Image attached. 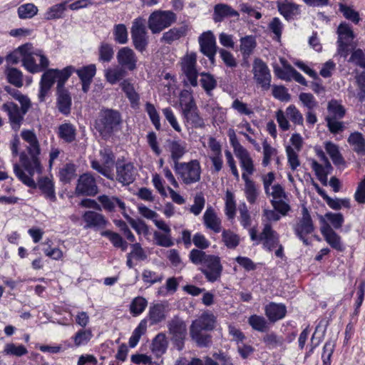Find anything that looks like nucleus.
Segmentation results:
<instances>
[{
	"instance_id": "nucleus-18",
	"label": "nucleus",
	"mask_w": 365,
	"mask_h": 365,
	"mask_svg": "<svg viewBox=\"0 0 365 365\" xmlns=\"http://www.w3.org/2000/svg\"><path fill=\"white\" fill-rule=\"evenodd\" d=\"M131 36L136 49L143 51L146 46L145 28L142 19H135L131 29Z\"/></svg>"
},
{
	"instance_id": "nucleus-48",
	"label": "nucleus",
	"mask_w": 365,
	"mask_h": 365,
	"mask_svg": "<svg viewBox=\"0 0 365 365\" xmlns=\"http://www.w3.org/2000/svg\"><path fill=\"white\" fill-rule=\"evenodd\" d=\"M248 323L253 329L261 332L266 331L269 328L267 320L263 317L256 314L249 317Z\"/></svg>"
},
{
	"instance_id": "nucleus-28",
	"label": "nucleus",
	"mask_w": 365,
	"mask_h": 365,
	"mask_svg": "<svg viewBox=\"0 0 365 365\" xmlns=\"http://www.w3.org/2000/svg\"><path fill=\"white\" fill-rule=\"evenodd\" d=\"M71 97L69 92L63 86L57 90L58 109L61 113L68 115L71 112Z\"/></svg>"
},
{
	"instance_id": "nucleus-36",
	"label": "nucleus",
	"mask_w": 365,
	"mask_h": 365,
	"mask_svg": "<svg viewBox=\"0 0 365 365\" xmlns=\"http://www.w3.org/2000/svg\"><path fill=\"white\" fill-rule=\"evenodd\" d=\"M348 143L357 154L365 155V139L361 133H351L348 138Z\"/></svg>"
},
{
	"instance_id": "nucleus-25",
	"label": "nucleus",
	"mask_w": 365,
	"mask_h": 365,
	"mask_svg": "<svg viewBox=\"0 0 365 365\" xmlns=\"http://www.w3.org/2000/svg\"><path fill=\"white\" fill-rule=\"evenodd\" d=\"M82 217L86 222V228H103L108 223V221L102 214L94 211L85 212Z\"/></svg>"
},
{
	"instance_id": "nucleus-46",
	"label": "nucleus",
	"mask_w": 365,
	"mask_h": 365,
	"mask_svg": "<svg viewBox=\"0 0 365 365\" xmlns=\"http://www.w3.org/2000/svg\"><path fill=\"white\" fill-rule=\"evenodd\" d=\"M113 46L107 43H102L98 48V61L101 63H109L113 58Z\"/></svg>"
},
{
	"instance_id": "nucleus-51",
	"label": "nucleus",
	"mask_w": 365,
	"mask_h": 365,
	"mask_svg": "<svg viewBox=\"0 0 365 365\" xmlns=\"http://www.w3.org/2000/svg\"><path fill=\"white\" fill-rule=\"evenodd\" d=\"M146 329V320H141L138 327L133 330L129 339L128 343L131 348L136 346L141 336L145 334Z\"/></svg>"
},
{
	"instance_id": "nucleus-62",
	"label": "nucleus",
	"mask_w": 365,
	"mask_h": 365,
	"mask_svg": "<svg viewBox=\"0 0 365 365\" xmlns=\"http://www.w3.org/2000/svg\"><path fill=\"white\" fill-rule=\"evenodd\" d=\"M262 341L269 348H274L281 346L283 343L282 337L277 336L274 332L266 334L263 336Z\"/></svg>"
},
{
	"instance_id": "nucleus-3",
	"label": "nucleus",
	"mask_w": 365,
	"mask_h": 365,
	"mask_svg": "<svg viewBox=\"0 0 365 365\" xmlns=\"http://www.w3.org/2000/svg\"><path fill=\"white\" fill-rule=\"evenodd\" d=\"M120 123V116L118 112L106 109L101 110L98 118L96 120L95 127L101 135L106 138L109 136L115 127Z\"/></svg>"
},
{
	"instance_id": "nucleus-45",
	"label": "nucleus",
	"mask_w": 365,
	"mask_h": 365,
	"mask_svg": "<svg viewBox=\"0 0 365 365\" xmlns=\"http://www.w3.org/2000/svg\"><path fill=\"white\" fill-rule=\"evenodd\" d=\"M147 305L148 302L144 297H135L130 304V313L133 317H137L144 312Z\"/></svg>"
},
{
	"instance_id": "nucleus-15",
	"label": "nucleus",
	"mask_w": 365,
	"mask_h": 365,
	"mask_svg": "<svg viewBox=\"0 0 365 365\" xmlns=\"http://www.w3.org/2000/svg\"><path fill=\"white\" fill-rule=\"evenodd\" d=\"M2 110L7 113L11 128L15 130H18L21 127L26 113H23V111L19 109V106L13 102L4 103Z\"/></svg>"
},
{
	"instance_id": "nucleus-27",
	"label": "nucleus",
	"mask_w": 365,
	"mask_h": 365,
	"mask_svg": "<svg viewBox=\"0 0 365 365\" xmlns=\"http://www.w3.org/2000/svg\"><path fill=\"white\" fill-rule=\"evenodd\" d=\"M35 185L34 188L38 187L46 199L52 202L56 200L55 187L52 179L43 177L38 180L37 184L35 182Z\"/></svg>"
},
{
	"instance_id": "nucleus-24",
	"label": "nucleus",
	"mask_w": 365,
	"mask_h": 365,
	"mask_svg": "<svg viewBox=\"0 0 365 365\" xmlns=\"http://www.w3.org/2000/svg\"><path fill=\"white\" fill-rule=\"evenodd\" d=\"M78 76L82 83V90L87 93L90 88L93 78L96 73V66L95 64H89L76 71Z\"/></svg>"
},
{
	"instance_id": "nucleus-55",
	"label": "nucleus",
	"mask_w": 365,
	"mask_h": 365,
	"mask_svg": "<svg viewBox=\"0 0 365 365\" xmlns=\"http://www.w3.org/2000/svg\"><path fill=\"white\" fill-rule=\"evenodd\" d=\"M122 89L125 93L126 96L129 98L133 107L135 106L138 103L139 96L135 91L133 85L126 81H124L121 83Z\"/></svg>"
},
{
	"instance_id": "nucleus-5",
	"label": "nucleus",
	"mask_w": 365,
	"mask_h": 365,
	"mask_svg": "<svg viewBox=\"0 0 365 365\" xmlns=\"http://www.w3.org/2000/svg\"><path fill=\"white\" fill-rule=\"evenodd\" d=\"M100 161L93 160L91 161V167L108 179L113 180V172L115 156L110 148L105 147L100 150Z\"/></svg>"
},
{
	"instance_id": "nucleus-37",
	"label": "nucleus",
	"mask_w": 365,
	"mask_h": 365,
	"mask_svg": "<svg viewBox=\"0 0 365 365\" xmlns=\"http://www.w3.org/2000/svg\"><path fill=\"white\" fill-rule=\"evenodd\" d=\"M242 178L245 182V192L246 195L247 200L250 203L252 204L255 202L258 196V192L255 183L254 181H252L248 178L247 174L246 173H242Z\"/></svg>"
},
{
	"instance_id": "nucleus-38",
	"label": "nucleus",
	"mask_w": 365,
	"mask_h": 365,
	"mask_svg": "<svg viewBox=\"0 0 365 365\" xmlns=\"http://www.w3.org/2000/svg\"><path fill=\"white\" fill-rule=\"evenodd\" d=\"M277 6L280 14L287 19L299 13V6L291 1H278Z\"/></svg>"
},
{
	"instance_id": "nucleus-43",
	"label": "nucleus",
	"mask_w": 365,
	"mask_h": 365,
	"mask_svg": "<svg viewBox=\"0 0 365 365\" xmlns=\"http://www.w3.org/2000/svg\"><path fill=\"white\" fill-rule=\"evenodd\" d=\"M28 353L27 349L22 344L8 343L5 344L3 354L6 356L21 357Z\"/></svg>"
},
{
	"instance_id": "nucleus-35",
	"label": "nucleus",
	"mask_w": 365,
	"mask_h": 365,
	"mask_svg": "<svg viewBox=\"0 0 365 365\" xmlns=\"http://www.w3.org/2000/svg\"><path fill=\"white\" fill-rule=\"evenodd\" d=\"M6 90L15 100L19 101L21 105V108L19 109L23 111V113L26 114L31 107V102L29 98L16 89L6 87Z\"/></svg>"
},
{
	"instance_id": "nucleus-53",
	"label": "nucleus",
	"mask_w": 365,
	"mask_h": 365,
	"mask_svg": "<svg viewBox=\"0 0 365 365\" xmlns=\"http://www.w3.org/2000/svg\"><path fill=\"white\" fill-rule=\"evenodd\" d=\"M76 175V167L73 164L67 163L59 171L60 180L67 183Z\"/></svg>"
},
{
	"instance_id": "nucleus-23",
	"label": "nucleus",
	"mask_w": 365,
	"mask_h": 365,
	"mask_svg": "<svg viewBox=\"0 0 365 365\" xmlns=\"http://www.w3.org/2000/svg\"><path fill=\"white\" fill-rule=\"evenodd\" d=\"M116 179L123 185L132 183L135 177L134 167L131 163L118 165L116 167Z\"/></svg>"
},
{
	"instance_id": "nucleus-10",
	"label": "nucleus",
	"mask_w": 365,
	"mask_h": 365,
	"mask_svg": "<svg viewBox=\"0 0 365 365\" xmlns=\"http://www.w3.org/2000/svg\"><path fill=\"white\" fill-rule=\"evenodd\" d=\"M168 329L172 340L178 350H181L184 346V339L187 334V329L185 322L180 318L175 317L169 322Z\"/></svg>"
},
{
	"instance_id": "nucleus-50",
	"label": "nucleus",
	"mask_w": 365,
	"mask_h": 365,
	"mask_svg": "<svg viewBox=\"0 0 365 365\" xmlns=\"http://www.w3.org/2000/svg\"><path fill=\"white\" fill-rule=\"evenodd\" d=\"M240 42V51L243 56L245 57L250 56L257 45L255 38L252 36H247L242 38Z\"/></svg>"
},
{
	"instance_id": "nucleus-14",
	"label": "nucleus",
	"mask_w": 365,
	"mask_h": 365,
	"mask_svg": "<svg viewBox=\"0 0 365 365\" xmlns=\"http://www.w3.org/2000/svg\"><path fill=\"white\" fill-rule=\"evenodd\" d=\"M28 51H29V58L31 63L33 66L36 67L34 71H28L31 73H40L48 68L49 66V60L44 55L43 52L36 48H34L32 44L29 43Z\"/></svg>"
},
{
	"instance_id": "nucleus-54",
	"label": "nucleus",
	"mask_w": 365,
	"mask_h": 365,
	"mask_svg": "<svg viewBox=\"0 0 365 365\" xmlns=\"http://www.w3.org/2000/svg\"><path fill=\"white\" fill-rule=\"evenodd\" d=\"M180 105L182 110L197 106L191 91L185 89L180 92Z\"/></svg>"
},
{
	"instance_id": "nucleus-8",
	"label": "nucleus",
	"mask_w": 365,
	"mask_h": 365,
	"mask_svg": "<svg viewBox=\"0 0 365 365\" xmlns=\"http://www.w3.org/2000/svg\"><path fill=\"white\" fill-rule=\"evenodd\" d=\"M202 266L201 271L209 282H214L220 278L222 266L219 257L209 255Z\"/></svg>"
},
{
	"instance_id": "nucleus-64",
	"label": "nucleus",
	"mask_w": 365,
	"mask_h": 365,
	"mask_svg": "<svg viewBox=\"0 0 365 365\" xmlns=\"http://www.w3.org/2000/svg\"><path fill=\"white\" fill-rule=\"evenodd\" d=\"M349 61L356 66L365 68V52L361 48L354 50L351 53Z\"/></svg>"
},
{
	"instance_id": "nucleus-61",
	"label": "nucleus",
	"mask_w": 365,
	"mask_h": 365,
	"mask_svg": "<svg viewBox=\"0 0 365 365\" xmlns=\"http://www.w3.org/2000/svg\"><path fill=\"white\" fill-rule=\"evenodd\" d=\"M65 3L66 2H62L51 7L46 14V19H55L61 18L64 11L66 10Z\"/></svg>"
},
{
	"instance_id": "nucleus-2",
	"label": "nucleus",
	"mask_w": 365,
	"mask_h": 365,
	"mask_svg": "<svg viewBox=\"0 0 365 365\" xmlns=\"http://www.w3.org/2000/svg\"><path fill=\"white\" fill-rule=\"evenodd\" d=\"M74 71V67L69 66L62 70L51 68L44 72L39 83V101L42 102L45 100L46 96L56 81L57 82V90L64 86L65 83Z\"/></svg>"
},
{
	"instance_id": "nucleus-6",
	"label": "nucleus",
	"mask_w": 365,
	"mask_h": 365,
	"mask_svg": "<svg viewBox=\"0 0 365 365\" xmlns=\"http://www.w3.org/2000/svg\"><path fill=\"white\" fill-rule=\"evenodd\" d=\"M253 78L263 90L268 91L271 86L272 76L267 65L260 58H255L252 64Z\"/></svg>"
},
{
	"instance_id": "nucleus-59",
	"label": "nucleus",
	"mask_w": 365,
	"mask_h": 365,
	"mask_svg": "<svg viewBox=\"0 0 365 365\" xmlns=\"http://www.w3.org/2000/svg\"><path fill=\"white\" fill-rule=\"evenodd\" d=\"M185 29L183 27L173 28L163 34V39L168 43H171L185 34Z\"/></svg>"
},
{
	"instance_id": "nucleus-29",
	"label": "nucleus",
	"mask_w": 365,
	"mask_h": 365,
	"mask_svg": "<svg viewBox=\"0 0 365 365\" xmlns=\"http://www.w3.org/2000/svg\"><path fill=\"white\" fill-rule=\"evenodd\" d=\"M57 134L63 142L71 143L76 140V128L73 124L65 122L58 126Z\"/></svg>"
},
{
	"instance_id": "nucleus-30",
	"label": "nucleus",
	"mask_w": 365,
	"mask_h": 365,
	"mask_svg": "<svg viewBox=\"0 0 365 365\" xmlns=\"http://www.w3.org/2000/svg\"><path fill=\"white\" fill-rule=\"evenodd\" d=\"M98 200L101 204L103 209L107 211H114L115 208L118 207L122 212H125V203L118 197L103 195L98 197Z\"/></svg>"
},
{
	"instance_id": "nucleus-16",
	"label": "nucleus",
	"mask_w": 365,
	"mask_h": 365,
	"mask_svg": "<svg viewBox=\"0 0 365 365\" xmlns=\"http://www.w3.org/2000/svg\"><path fill=\"white\" fill-rule=\"evenodd\" d=\"M259 242H262L263 247L269 251L277 247L279 243V236L274 231L269 223L264 225L263 230L259 235Z\"/></svg>"
},
{
	"instance_id": "nucleus-56",
	"label": "nucleus",
	"mask_w": 365,
	"mask_h": 365,
	"mask_svg": "<svg viewBox=\"0 0 365 365\" xmlns=\"http://www.w3.org/2000/svg\"><path fill=\"white\" fill-rule=\"evenodd\" d=\"M339 11L342 13L343 16L348 20L351 21L354 24H358L360 18L359 14L357 11L353 9L351 7L344 4L343 3L339 4Z\"/></svg>"
},
{
	"instance_id": "nucleus-40",
	"label": "nucleus",
	"mask_w": 365,
	"mask_h": 365,
	"mask_svg": "<svg viewBox=\"0 0 365 365\" xmlns=\"http://www.w3.org/2000/svg\"><path fill=\"white\" fill-rule=\"evenodd\" d=\"M200 75L201 76L200 80L201 86L206 93L210 96L212 91L217 87V80L215 76L210 73L202 72Z\"/></svg>"
},
{
	"instance_id": "nucleus-21",
	"label": "nucleus",
	"mask_w": 365,
	"mask_h": 365,
	"mask_svg": "<svg viewBox=\"0 0 365 365\" xmlns=\"http://www.w3.org/2000/svg\"><path fill=\"white\" fill-rule=\"evenodd\" d=\"M215 322L216 318L212 314L203 313L192 322L190 329L200 331H212L215 329Z\"/></svg>"
},
{
	"instance_id": "nucleus-4",
	"label": "nucleus",
	"mask_w": 365,
	"mask_h": 365,
	"mask_svg": "<svg viewBox=\"0 0 365 365\" xmlns=\"http://www.w3.org/2000/svg\"><path fill=\"white\" fill-rule=\"evenodd\" d=\"M175 170L185 184H192L200 180L201 168L197 160L188 163H176Z\"/></svg>"
},
{
	"instance_id": "nucleus-19",
	"label": "nucleus",
	"mask_w": 365,
	"mask_h": 365,
	"mask_svg": "<svg viewBox=\"0 0 365 365\" xmlns=\"http://www.w3.org/2000/svg\"><path fill=\"white\" fill-rule=\"evenodd\" d=\"M320 221L323 224L320 230L322 235L324 237L327 243L333 248L339 251L343 250V246L341 242V237L337 235L331 226L324 220V218L321 216Z\"/></svg>"
},
{
	"instance_id": "nucleus-32",
	"label": "nucleus",
	"mask_w": 365,
	"mask_h": 365,
	"mask_svg": "<svg viewBox=\"0 0 365 365\" xmlns=\"http://www.w3.org/2000/svg\"><path fill=\"white\" fill-rule=\"evenodd\" d=\"M237 158L240 160L242 168L248 174L252 175L255 172L253 160L248 151L242 146H239L237 150Z\"/></svg>"
},
{
	"instance_id": "nucleus-33",
	"label": "nucleus",
	"mask_w": 365,
	"mask_h": 365,
	"mask_svg": "<svg viewBox=\"0 0 365 365\" xmlns=\"http://www.w3.org/2000/svg\"><path fill=\"white\" fill-rule=\"evenodd\" d=\"M166 148L170 153L171 158L175 163H179L178 160L185 153V144L181 140H168Z\"/></svg>"
},
{
	"instance_id": "nucleus-7",
	"label": "nucleus",
	"mask_w": 365,
	"mask_h": 365,
	"mask_svg": "<svg viewBox=\"0 0 365 365\" xmlns=\"http://www.w3.org/2000/svg\"><path fill=\"white\" fill-rule=\"evenodd\" d=\"M180 65L182 73L186 77V80H184L185 84L187 85L189 83L190 86L196 87L197 86L198 76V72L196 68V53H187L183 58H182Z\"/></svg>"
},
{
	"instance_id": "nucleus-11",
	"label": "nucleus",
	"mask_w": 365,
	"mask_h": 365,
	"mask_svg": "<svg viewBox=\"0 0 365 365\" xmlns=\"http://www.w3.org/2000/svg\"><path fill=\"white\" fill-rule=\"evenodd\" d=\"M337 33L338 53L346 58L349 55V47L354 38L353 31L348 24H341L338 27Z\"/></svg>"
},
{
	"instance_id": "nucleus-42",
	"label": "nucleus",
	"mask_w": 365,
	"mask_h": 365,
	"mask_svg": "<svg viewBox=\"0 0 365 365\" xmlns=\"http://www.w3.org/2000/svg\"><path fill=\"white\" fill-rule=\"evenodd\" d=\"M190 334L192 339L198 346H208L211 344V336L210 334H207L206 331H200L190 329Z\"/></svg>"
},
{
	"instance_id": "nucleus-34",
	"label": "nucleus",
	"mask_w": 365,
	"mask_h": 365,
	"mask_svg": "<svg viewBox=\"0 0 365 365\" xmlns=\"http://www.w3.org/2000/svg\"><path fill=\"white\" fill-rule=\"evenodd\" d=\"M237 17L239 14L231 6L225 4H218L215 6L214 20L215 22H220L227 17Z\"/></svg>"
},
{
	"instance_id": "nucleus-17",
	"label": "nucleus",
	"mask_w": 365,
	"mask_h": 365,
	"mask_svg": "<svg viewBox=\"0 0 365 365\" xmlns=\"http://www.w3.org/2000/svg\"><path fill=\"white\" fill-rule=\"evenodd\" d=\"M76 192L86 195H95L98 192L95 178L89 173L81 175L78 180Z\"/></svg>"
},
{
	"instance_id": "nucleus-39",
	"label": "nucleus",
	"mask_w": 365,
	"mask_h": 365,
	"mask_svg": "<svg viewBox=\"0 0 365 365\" xmlns=\"http://www.w3.org/2000/svg\"><path fill=\"white\" fill-rule=\"evenodd\" d=\"M125 72L122 67L115 66L108 68L104 71L106 81L113 85L120 81L124 77Z\"/></svg>"
},
{
	"instance_id": "nucleus-60",
	"label": "nucleus",
	"mask_w": 365,
	"mask_h": 365,
	"mask_svg": "<svg viewBox=\"0 0 365 365\" xmlns=\"http://www.w3.org/2000/svg\"><path fill=\"white\" fill-rule=\"evenodd\" d=\"M114 39L116 42L124 44L128 41V31L125 25L118 24L113 31Z\"/></svg>"
},
{
	"instance_id": "nucleus-13",
	"label": "nucleus",
	"mask_w": 365,
	"mask_h": 365,
	"mask_svg": "<svg viewBox=\"0 0 365 365\" xmlns=\"http://www.w3.org/2000/svg\"><path fill=\"white\" fill-rule=\"evenodd\" d=\"M29 46V43H26L18 47L6 56V61L12 64H17L19 62H22V66L26 70L36 71L35 69L36 67L33 66L30 62L29 53H28L29 52V51H28Z\"/></svg>"
},
{
	"instance_id": "nucleus-20",
	"label": "nucleus",
	"mask_w": 365,
	"mask_h": 365,
	"mask_svg": "<svg viewBox=\"0 0 365 365\" xmlns=\"http://www.w3.org/2000/svg\"><path fill=\"white\" fill-rule=\"evenodd\" d=\"M182 115L185 123L187 126L190 125L194 128H202L205 125L204 119L200 116L197 106L182 110Z\"/></svg>"
},
{
	"instance_id": "nucleus-22",
	"label": "nucleus",
	"mask_w": 365,
	"mask_h": 365,
	"mask_svg": "<svg viewBox=\"0 0 365 365\" xmlns=\"http://www.w3.org/2000/svg\"><path fill=\"white\" fill-rule=\"evenodd\" d=\"M117 59L122 68L133 71L136 67L137 58L134 51L128 47H123L118 51Z\"/></svg>"
},
{
	"instance_id": "nucleus-57",
	"label": "nucleus",
	"mask_w": 365,
	"mask_h": 365,
	"mask_svg": "<svg viewBox=\"0 0 365 365\" xmlns=\"http://www.w3.org/2000/svg\"><path fill=\"white\" fill-rule=\"evenodd\" d=\"M138 210L143 217L152 220L155 223V226L160 228V221L158 220V214L155 211L150 210L143 204L138 205Z\"/></svg>"
},
{
	"instance_id": "nucleus-12",
	"label": "nucleus",
	"mask_w": 365,
	"mask_h": 365,
	"mask_svg": "<svg viewBox=\"0 0 365 365\" xmlns=\"http://www.w3.org/2000/svg\"><path fill=\"white\" fill-rule=\"evenodd\" d=\"M198 42L200 51L206 56L213 64L217 53L216 39L214 34L210 31L203 32L199 36Z\"/></svg>"
},
{
	"instance_id": "nucleus-52",
	"label": "nucleus",
	"mask_w": 365,
	"mask_h": 365,
	"mask_svg": "<svg viewBox=\"0 0 365 365\" xmlns=\"http://www.w3.org/2000/svg\"><path fill=\"white\" fill-rule=\"evenodd\" d=\"M222 241L229 249H235L240 243V237L231 230H224L222 234Z\"/></svg>"
},
{
	"instance_id": "nucleus-1",
	"label": "nucleus",
	"mask_w": 365,
	"mask_h": 365,
	"mask_svg": "<svg viewBox=\"0 0 365 365\" xmlns=\"http://www.w3.org/2000/svg\"><path fill=\"white\" fill-rule=\"evenodd\" d=\"M22 138L28 143L27 154L22 153L20 156L21 167L17 164L14 165V171L16 177L29 187L36 186L34 175L41 172L39 161L40 148L36 135L30 130L21 133Z\"/></svg>"
},
{
	"instance_id": "nucleus-49",
	"label": "nucleus",
	"mask_w": 365,
	"mask_h": 365,
	"mask_svg": "<svg viewBox=\"0 0 365 365\" xmlns=\"http://www.w3.org/2000/svg\"><path fill=\"white\" fill-rule=\"evenodd\" d=\"M6 75L9 82L17 88L23 86V74L21 71L16 68H7Z\"/></svg>"
},
{
	"instance_id": "nucleus-31",
	"label": "nucleus",
	"mask_w": 365,
	"mask_h": 365,
	"mask_svg": "<svg viewBox=\"0 0 365 365\" xmlns=\"http://www.w3.org/2000/svg\"><path fill=\"white\" fill-rule=\"evenodd\" d=\"M203 220L207 228L213 230L216 233L221 231V220L212 207L207 208L203 215Z\"/></svg>"
},
{
	"instance_id": "nucleus-44",
	"label": "nucleus",
	"mask_w": 365,
	"mask_h": 365,
	"mask_svg": "<svg viewBox=\"0 0 365 365\" xmlns=\"http://www.w3.org/2000/svg\"><path fill=\"white\" fill-rule=\"evenodd\" d=\"M93 337V333L90 329L78 330L72 337L76 346L86 345Z\"/></svg>"
},
{
	"instance_id": "nucleus-26",
	"label": "nucleus",
	"mask_w": 365,
	"mask_h": 365,
	"mask_svg": "<svg viewBox=\"0 0 365 365\" xmlns=\"http://www.w3.org/2000/svg\"><path fill=\"white\" fill-rule=\"evenodd\" d=\"M264 311L268 319L273 323L283 319L287 313V309L284 304L274 302H270L266 305Z\"/></svg>"
},
{
	"instance_id": "nucleus-47",
	"label": "nucleus",
	"mask_w": 365,
	"mask_h": 365,
	"mask_svg": "<svg viewBox=\"0 0 365 365\" xmlns=\"http://www.w3.org/2000/svg\"><path fill=\"white\" fill-rule=\"evenodd\" d=\"M101 235L108 238L115 247H120L123 251L127 249V242L123 240L119 234L110 230H106L101 232Z\"/></svg>"
},
{
	"instance_id": "nucleus-63",
	"label": "nucleus",
	"mask_w": 365,
	"mask_h": 365,
	"mask_svg": "<svg viewBox=\"0 0 365 365\" xmlns=\"http://www.w3.org/2000/svg\"><path fill=\"white\" fill-rule=\"evenodd\" d=\"M334 341L332 340L327 341L324 347L322 358L323 360V365H330L331 357L334 349Z\"/></svg>"
},
{
	"instance_id": "nucleus-58",
	"label": "nucleus",
	"mask_w": 365,
	"mask_h": 365,
	"mask_svg": "<svg viewBox=\"0 0 365 365\" xmlns=\"http://www.w3.org/2000/svg\"><path fill=\"white\" fill-rule=\"evenodd\" d=\"M37 11V7L31 3L24 4L18 9V14L21 19H30L36 14Z\"/></svg>"
},
{
	"instance_id": "nucleus-41",
	"label": "nucleus",
	"mask_w": 365,
	"mask_h": 365,
	"mask_svg": "<svg viewBox=\"0 0 365 365\" xmlns=\"http://www.w3.org/2000/svg\"><path fill=\"white\" fill-rule=\"evenodd\" d=\"M329 115L327 117L331 118H342L346 113L344 106L336 100H331L327 105Z\"/></svg>"
},
{
	"instance_id": "nucleus-9",
	"label": "nucleus",
	"mask_w": 365,
	"mask_h": 365,
	"mask_svg": "<svg viewBox=\"0 0 365 365\" xmlns=\"http://www.w3.org/2000/svg\"><path fill=\"white\" fill-rule=\"evenodd\" d=\"M314 227L312 217L306 207L302 209V217L299 222L294 226L295 235L303 242L305 245H309L307 235L314 232Z\"/></svg>"
}]
</instances>
